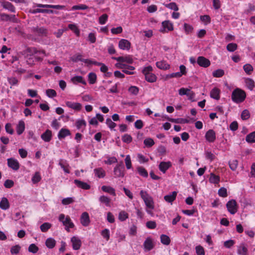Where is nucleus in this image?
Segmentation results:
<instances>
[{
    "instance_id": "35",
    "label": "nucleus",
    "mask_w": 255,
    "mask_h": 255,
    "mask_svg": "<svg viewBox=\"0 0 255 255\" xmlns=\"http://www.w3.org/2000/svg\"><path fill=\"white\" fill-rule=\"evenodd\" d=\"M137 170L140 175L144 177H148V173L144 167L142 166L138 167Z\"/></svg>"
},
{
    "instance_id": "8",
    "label": "nucleus",
    "mask_w": 255,
    "mask_h": 255,
    "mask_svg": "<svg viewBox=\"0 0 255 255\" xmlns=\"http://www.w3.org/2000/svg\"><path fill=\"white\" fill-rule=\"evenodd\" d=\"M8 166L14 170H17L19 168V164L17 160L12 158L7 159Z\"/></svg>"
},
{
    "instance_id": "20",
    "label": "nucleus",
    "mask_w": 255,
    "mask_h": 255,
    "mask_svg": "<svg viewBox=\"0 0 255 255\" xmlns=\"http://www.w3.org/2000/svg\"><path fill=\"white\" fill-rule=\"evenodd\" d=\"M177 194V192L173 191L171 194L165 195L164 197V199L166 202L168 203H172L176 199Z\"/></svg>"
},
{
    "instance_id": "31",
    "label": "nucleus",
    "mask_w": 255,
    "mask_h": 255,
    "mask_svg": "<svg viewBox=\"0 0 255 255\" xmlns=\"http://www.w3.org/2000/svg\"><path fill=\"white\" fill-rule=\"evenodd\" d=\"M161 242L165 245H168L170 243V239L168 236L165 235H161L160 236Z\"/></svg>"
},
{
    "instance_id": "39",
    "label": "nucleus",
    "mask_w": 255,
    "mask_h": 255,
    "mask_svg": "<svg viewBox=\"0 0 255 255\" xmlns=\"http://www.w3.org/2000/svg\"><path fill=\"white\" fill-rule=\"evenodd\" d=\"M243 69L245 72L248 75H250L253 71V67L250 64H245L243 67Z\"/></svg>"
},
{
    "instance_id": "22",
    "label": "nucleus",
    "mask_w": 255,
    "mask_h": 255,
    "mask_svg": "<svg viewBox=\"0 0 255 255\" xmlns=\"http://www.w3.org/2000/svg\"><path fill=\"white\" fill-rule=\"evenodd\" d=\"M25 124L23 121H20L16 126V132L18 135H20L24 130Z\"/></svg>"
},
{
    "instance_id": "13",
    "label": "nucleus",
    "mask_w": 255,
    "mask_h": 255,
    "mask_svg": "<svg viewBox=\"0 0 255 255\" xmlns=\"http://www.w3.org/2000/svg\"><path fill=\"white\" fill-rule=\"evenodd\" d=\"M171 165V163L170 161H162L159 164V169L161 172L165 173Z\"/></svg>"
},
{
    "instance_id": "55",
    "label": "nucleus",
    "mask_w": 255,
    "mask_h": 255,
    "mask_svg": "<svg viewBox=\"0 0 255 255\" xmlns=\"http://www.w3.org/2000/svg\"><path fill=\"white\" fill-rule=\"evenodd\" d=\"M41 177L39 172H36L32 178V181L33 183H36L40 181Z\"/></svg>"
},
{
    "instance_id": "59",
    "label": "nucleus",
    "mask_w": 255,
    "mask_h": 255,
    "mask_svg": "<svg viewBox=\"0 0 255 255\" xmlns=\"http://www.w3.org/2000/svg\"><path fill=\"white\" fill-rule=\"evenodd\" d=\"M128 218V214L125 211H121L119 215V219L121 221H124Z\"/></svg>"
},
{
    "instance_id": "26",
    "label": "nucleus",
    "mask_w": 255,
    "mask_h": 255,
    "mask_svg": "<svg viewBox=\"0 0 255 255\" xmlns=\"http://www.w3.org/2000/svg\"><path fill=\"white\" fill-rule=\"evenodd\" d=\"M71 81L74 84L81 83L83 85H86V82L83 79V77L80 76H75L71 79Z\"/></svg>"
},
{
    "instance_id": "12",
    "label": "nucleus",
    "mask_w": 255,
    "mask_h": 255,
    "mask_svg": "<svg viewBox=\"0 0 255 255\" xmlns=\"http://www.w3.org/2000/svg\"><path fill=\"white\" fill-rule=\"evenodd\" d=\"M81 223L84 226H88L90 223V218L89 214L87 212H84L82 213L81 216Z\"/></svg>"
},
{
    "instance_id": "3",
    "label": "nucleus",
    "mask_w": 255,
    "mask_h": 255,
    "mask_svg": "<svg viewBox=\"0 0 255 255\" xmlns=\"http://www.w3.org/2000/svg\"><path fill=\"white\" fill-rule=\"evenodd\" d=\"M59 220L60 222H62L63 225L65 226V229L68 232L69 231V228H73L74 227V224L72 222L69 216H67L65 218V215L62 214L59 216Z\"/></svg>"
},
{
    "instance_id": "48",
    "label": "nucleus",
    "mask_w": 255,
    "mask_h": 255,
    "mask_svg": "<svg viewBox=\"0 0 255 255\" xmlns=\"http://www.w3.org/2000/svg\"><path fill=\"white\" fill-rule=\"evenodd\" d=\"M128 92L133 95H136L139 92V89L136 86H130L128 88Z\"/></svg>"
},
{
    "instance_id": "44",
    "label": "nucleus",
    "mask_w": 255,
    "mask_h": 255,
    "mask_svg": "<svg viewBox=\"0 0 255 255\" xmlns=\"http://www.w3.org/2000/svg\"><path fill=\"white\" fill-rule=\"evenodd\" d=\"M99 200L101 203L105 204L107 206L110 205V199L107 196H102L100 197Z\"/></svg>"
},
{
    "instance_id": "63",
    "label": "nucleus",
    "mask_w": 255,
    "mask_h": 255,
    "mask_svg": "<svg viewBox=\"0 0 255 255\" xmlns=\"http://www.w3.org/2000/svg\"><path fill=\"white\" fill-rule=\"evenodd\" d=\"M144 143L145 145L151 147L154 144V142L152 139L148 138L144 140Z\"/></svg>"
},
{
    "instance_id": "51",
    "label": "nucleus",
    "mask_w": 255,
    "mask_h": 255,
    "mask_svg": "<svg viewBox=\"0 0 255 255\" xmlns=\"http://www.w3.org/2000/svg\"><path fill=\"white\" fill-rule=\"evenodd\" d=\"M71 59L72 61L75 62H77L79 61L83 62V60H84V59L82 58V55L80 54L74 55L71 58Z\"/></svg>"
},
{
    "instance_id": "62",
    "label": "nucleus",
    "mask_w": 255,
    "mask_h": 255,
    "mask_svg": "<svg viewBox=\"0 0 255 255\" xmlns=\"http://www.w3.org/2000/svg\"><path fill=\"white\" fill-rule=\"evenodd\" d=\"M74 202V200L71 197H68L64 198L62 200V203L63 205H66L72 203Z\"/></svg>"
},
{
    "instance_id": "1",
    "label": "nucleus",
    "mask_w": 255,
    "mask_h": 255,
    "mask_svg": "<svg viewBox=\"0 0 255 255\" xmlns=\"http://www.w3.org/2000/svg\"><path fill=\"white\" fill-rule=\"evenodd\" d=\"M246 94L244 91L237 88L234 90L232 94V100L237 103L243 102L246 99Z\"/></svg>"
},
{
    "instance_id": "10",
    "label": "nucleus",
    "mask_w": 255,
    "mask_h": 255,
    "mask_svg": "<svg viewBox=\"0 0 255 255\" xmlns=\"http://www.w3.org/2000/svg\"><path fill=\"white\" fill-rule=\"evenodd\" d=\"M71 242L72 243L73 249L75 250H79L81 246V240L77 237H73L71 239Z\"/></svg>"
},
{
    "instance_id": "52",
    "label": "nucleus",
    "mask_w": 255,
    "mask_h": 255,
    "mask_svg": "<svg viewBox=\"0 0 255 255\" xmlns=\"http://www.w3.org/2000/svg\"><path fill=\"white\" fill-rule=\"evenodd\" d=\"M46 95L49 98H53L56 96V91L53 89H48L46 91Z\"/></svg>"
},
{
    "instance_id": "36",
    "label": "nucleus",
    "mask_w": 255,
    "mask_h": 255,
    "mask_svg": "<svg viewBox=\"0 0 255 255\" xmlns=\"http://www.w3.org/2000/svg\"><path fill=\"white\" fill-rule=\"evenodd\" d=\"M88 80L89 83L93 84L96 83L97 80V76L94 73H90L88 75Z\"/></svg>"
},
{
    "instance_id": "17",
    "label": "nucleus",
    "mask_w": 255,
    "mask_h": 255,
    "mask_svg": "<svg viewBox=\"0 0 255 255\" xmlns=\"http://www.w3.org/2000/svg\"><path fill=\"white\" fill-rule=\"evenodd\" d=\"M41 138L46 142H49L51 140L52 137V131L49 129H47L41 135Z\"/></svg>"
},
{
    "instance_id": "45",
    "label": "nucleus",
    "mask_w": 255,
    "mask_h": 255,
    "mask_svg": "<svg viewBox=\"0 0 255 255\" xmlns=\"http://www.w3.org/2000/svg\"><path fill=\"white\" fill-rule=\"evenodd\" d=\"M250 117V113L248 110H244L241 114V118L243 120H247Z\"/></svg>"
},
{
    "instance_id": "4",
    "label": "nucleus",
    "mask_w": 255,
    "mask_h": 255,
    "mask_svg": "<svg viewBox=\"0 0 255 255\" xmlns=\"http://www.w3.org/2000/svg\"><path fill=\"white\" fill-rule=\"evenodd\" d=\"M228 211L232 214H234L237 212V204L236 200L232 199L230 200L226 204Z\"/></svg>"
},
{
    "instance_id": "15",
    "label": "nucleus",
    "mask_w": 255,
    "mask_h": 255,
    "mask_svg": "<svg viewBox=\"0 0 255 255\" xmlns=\"http://www.w3.org/2000/svg\"><path fill=\"white\" fill-rule=\"evenodd\" d=\"M36 6L40 8H52L57 9H63L65 7L64 5H50V4H36Z\"/></svg>"
},
{
    "instance_id": "6",
    "label": "nucleus",
    "mask_w": 255,
    "mask_h": 255,
    "mask_svg": "<svg viewBox=\"0 0 255 255\" xmlns=\"http://www.w3.org/2000/svg\"><path fill=\"white\" fill-rule=\"evenodd\" d=\"M31 30L33 32L37 33L39 36H45L48 33L47 29L43 27H34L32 28Z\"/></svg>"
},
{
    "instance_id": "60",
    "label": "nucleus",
    "mask_w": 255,
    "mask_h": 255,
    "mask_svg": "<svg viewBox=\"0 0 255 255\" xmlns=\"http://www.w3.org/2000/svg\"><path fill=\"white\" fill-rule=\"evenodd\" d=\"M14 185V182L12 180L7 179L4 183V186L5 188H10Z\"/></svg>"
},
{
    "instance_id": "38",
    "label": "nucleus",
    "mask_w": 255,
    "mask_h": 255,
    "mask_svg": "<svg viewBox=\"0 0 255 255\" xmlns=\"http://www.w3.org/2000/svg\"><path fill=\"white\" fill-rule=\"evenodd\" d=\"M225 74L224 71L222 69H218L213 72V76L214 77H222Z\"/></svg>"
},
{
    "instance_id": "21",
    "label": "nucleus",
    "mask_w": 255,
    "mask_h": 255,
    "mask_svg": "<svg viewBox=\"0 0 255 255\" xmlns=\"http://www.w3.org/2000/svg\"><path fill=\"white\" fill-rule=\"evenodd\" d=\"M9 207V203L5 197H3L0 202V208L2 210H6Z\"/></svg>"
},
{
    "instance_id": "64",
    "label": "nucleus",
    "mask_w": 255,
    "mask_h": 255,
    "mask_svg": "<svg viewBox=\"0 0 255 255\" xmlns=\"http://www.w3.org/2000/svg\"><path fill=\"white\" fill-rule=\"evenodd\" d=\"M5 128L6 131L7 133H8L10 134H12L13 133L14 130L11 128V125L10 124H9V123L6 124L5 126Z\"/></svg>"
},
{
    "instance_id": "49",
    "label": "nucleus",
    "mask_w": 255,
    "mask_h": 255,
    "mask_svg": "<svg viewBox=\"0 0 255 255\" xmlns=\"http://www.w3.org/2000/svg\"><path fill=\"white\" fill-rule=\"evenodd\" d=\"M168 120L169 121L171 122L176 123H188V120H184V119H175L169 118L168 119Z\"/></svg>"
},
{
    "instance_id": "33",
    "label": "nucleus",
    "mask_w": 255,
    "mask_h": 255,
    "mask_svg": "<svg viewBox=\"0 0 255 255\" xmlns=\"http://www.w3.org/2000/svg\"><path fill=\"white\" fill-rule=\"evenodd\" d=\"M59 165L63 169L64 171L67 173L70 172L69 170L68 169L69 165L66 163V161H63L62 160H60L59 162Z\"/></svg>"
},
{
    "instance_id": "61",
    "label": "nucleus",
    "mask_w": 255,
    "mask_h": 255,
    "mask_svg": "<svg viewBox=\"0 0 255 255\" xmlns=\"http://www.w3.org/2000/svg\"><path fill=\"white\" fill-rule=\"evenodd\" d=\"M219 195L223 197H226L227 196V189L225 188H221L218 191Z\"/></svg>"
},
{
    "instance_id": "47",
    "label": "nucleus",
    "mask_w": 255,
    "mask_h": 255,
    "mask_svg": "<svg viewBox=\"0 0 255 255\" xmlns=\"http://www.w3.org/2000/svg\"><path fill=\"white\" fill-rule=\"evenodd\" d=\"M165 6L166 7L169 8L171 9H173L175 11L178 10V7L175 2H171L168 4H165Z\"/></svg>"
},
{
    "instance_id": "18",
    "label": "nucleus",
    "mask_w": 255,
    "mask_h": 255,
    "mask_svg": "<svg viewBox=\"0 0 255 255\" xmlns=\"http://www.w3.org/2000/svg\"><path fill=\"white\" fill-rule=\"evenodd\" d=\"M74 183L79 187L83 189L88 190L90 188V186L87 183L81 181L79 180L75 179Z\"/></svg>"
},
{
    "instance_id": "46",
    "label": "nucleus",
    "mask_w": 255,
    "mask_h": 255,
    "mask_svg": "<svg viewBox=\"0 0 255 255\" xmlns=\"http://www.w3.org/2000/svg\"><path fill=\"white\" fill-rule=\"evenodd\" d=\"M38 248L34 244L30 245L28 249L29 252L33 254L36 253L38 252Z\"/></svg>"
},
{
    "instance_id": "54",
    "label": "nucleus",
    "mask_w": 255,
    "mask_h": 255,
    "mask_svg": "<svg viewBox=\"0 0 255 255\" xmlns=\"http://www.w3.org/2000/svg\"><path fill=\"white\" fill-rule=\"evenodd\" d=\"M108 18V15L107 14L102 15L99 18V23L101 24H104L107 21Z\"/></svg>"
},
{
    "instance_id": "27",
    "label": "nucleus",
    "mask_w": 255,
    "mask_h": 255,
    "mask_svg": "<svg viewBox=\"0 0 255 255\" xmlns=\"http://www.w3.org/2000/svg\"><path fill=\"white\" fill-rule=\"evenodd\" d=\"M45 245L49 249H53L56 245V241L54 239L49 238L45 242Z\"/></svg>"
},
{
    "instance_id": "41",
    "label": "nucleus",
    "mask_w": 255,
    "mask_h": 255,
    "mask_svg": "<svg viewBox=\"0 0 255 255\" xmlns=\"http://www.w3.org/2000/svg\"><path fill=\"white\" fill-rule=\"evenodd\" d=\"M211 176L209 179L210 182L213 183H218L220 181V177L218 176L215 175L212 173L210 174Z\"/></svg>"
},
{
    "instance_id": "23",
    "label": "nucleus",
    "mask_w": 255,
    "mask_h": 255,
    "mask_svg": "<svg viewBox=\"0 0 255 255\" xmlns=\"http://www.w3.org/2000/svg\"><path fill=\"white\" fill-rule=\"evenodd\" d=\"M220 90L217 88H214L210 92V96L211 98L216 100L220 99Z\"/></svg>"
},
{
    "instance_id": "58",
    "label": "nucleus",
    "mask_w": 255,
    "mask_h": 255,
    "mask_svg": "<svg viewBox=\"0 0 255 255\" xmlns=\"http://www.w3.org/2000/svg\"><path fill=\"white\" fill-rule=\"evenodd\" d=\"M196 252L197 255H205L204 248L201 246H198L196 247Z\"/></svg>"
},
{
    "instance_id": "29",
    "label": "nucleus",
    "mask_w": 255,
    "mask_h": 255,
    "mask_svg": "<svg viewBox=\"0 0 255 255\" xmlns=\"http://www.w3.org/2000/svg\"><path fill=\"white\" fill-rule=\"evenodd\" d=\"M248 249L245 246V244H242L239 247L238 253L241 255H247Z\"/></svg>"
},
{
    "instance_id": "11",
    "label": "nucleus",
    "mask_w": 255,
    "mask_h": 255,
    "mask_svg": "<svg viewBox=\"0 0 255 255\" xmlns=\"http://www.w3.org/2000/svg\"><path fill=\"white\" fill-rule=\"evenodd\" d=\"M205 138L210 142H213L216 139V133L213 129H209L205 134Z\"/></svg>"
},
{
    "instance_id": "43",
    "label": "nucleus",
    "mask_w": 255,
    "mask_h": 255,
    "mask_svg": "<svg viewBox=\"0 0 255 255\" xmlns=\"http://www.w3.org/2000/svg\"><path fill=\"white\" fill-rule=\"evenodd\" d=\"M237 47L238 45L237 44L231 43L227 45V49L230 52H234L237 49Z\"/></svg>"
},
{
    "instance_id": "37",
    "label": "nucleus",
    "mask_w": 255,
    "mask_h": 255,
    "mask_svg": "<svg viewBox=\"0 0 255 255\" xmlns=\"http://www.w3.org/2000/svg\"><path fill=\"white\" fill-rule=\"evenodd\" d=\"M102 190L106 192H108L111 194L115 195V191L114 188L110 186H103L102 187Z\"/></svg>"
},
{
    "instance_id": "16",
    "label": "nucleus",
    "mask_w": 255,
    "mask_h": 255,
    "mask_svg": "<svg viewBox=\"0 0 255 255\" xmlns=\"http://www.w3.org/2000/svg\"><path fill=\"white\" fill-rule=\"evenodd\" d=\"M143 246L145 250L150 251L154 247V245L152 239L150 238H147L144 241Z\"/></svg>"
},
{
    "instance_id": "14",
    "label": "nucleus",
    "mask_w": 255,
    "mask_h": 255,
    "mask_svg": "<svg viewBox=\"0 0 255 255\" xmlns=\"http://www.w3.org/2000/svg\"><path fill=\"white\" fill-rule=\"evenodd\" d=\"M66 105L68 107L76 111H80L82 108L81 104L79 103H73L67 101L66 102Z\"/></svg>"
},
{
    "instance_id": "34",
    "label": "nucleus",
    "mask_w": 255,
    "mask_h": 255,
    "mask_svg": "<svg viewBox=\"0 0 255 255\" xmlns=\"http://www.w3.org/2000/svg\"><path fill=\"white\" fill-rule=\"evenodd\" d=\"M247 86L251 90H252L255 87V82L253 80L250 78H247L245 80Z\"/></svg>"
},
{
    "instance_id": "42",
    "label": "nucleus",
    "mask_w": 255,
    "mask_h": 255,
    "mask_svg": "<svg viewBox=\"0 0 255 255\" xmlns=\"http://www.w3.org/2000/svg\"><path fill=\"white\" fill-rule=\"evenodd\" d=\"M119 47L121 49H125L128 47V40L122 39L119 43Z\"/></svg>"
},
{
    "instance_id": "40",
    "label": "nucleus",
    "mask_w": 255,
    "mask_h": 255,
    "mask_svg": "<svg viewBox=\"0 0 255 255\" xmlns=\"http://www.w3.org/2000/svg\"><path fill=\"white\" fill-rule=\"evenodd\" d=\"M51 227V224L49 223H44L40 227V230L42 232H47Z\"/></svg>"
},
{
    "instance_id": "50",
    "label": "nucleus",
    "mask_w": 255,
    "mask_h": 255,
    "mask_svg": "<svg viewBox=\"0 0 255 255\" xmlns=\"http://www.w3.org/2000/svg\"><path fill=\"white\" fill-rule=\"evenodd\" d=\"M238 161L237 160H233L229 161V166L232 170H235L238 166Z\"/></svg>"
},
{
    "instance_id": "30",
    "label": "nucleus",
    "mask_w": 255,
    "mask_h": 255,
    "mask_svg": "<svg viewBox=\"0 0 255 255\" xmlns=\"http://www.w3.org/2000/svg\"><path fill=\"white\" fill-rule=\"evenodd\" d=\"M145 80L149 82H154L156 80V76L153 73H148L147 75H145Z\"/></svg>"
},
{
    "instance_id": "25",
    "label": "nucleus",
    "mask_w": 255,
    "mask_h": 255,
    "mask_svg": "<svg viewBox=\"0 0 255 255\" xmlns=\"http://www.w3.org/2000/svg\"><path fill=\"white\" fill-rule=\"evenodd\" d=\"M156 64L158 68L162 70H167L170 67V65L164 61L157 62Z\"/></svg>"
},
{
    "instance_id": "28",
    "label": "nucleus",
    "mask_w": 255,
    "mask_h": 255,
    "mask_svg": "<svg viewBox=\"0 0 255 255\" xmlns=\"http://www.w3.org/2000/svg\"><path fill=\"white\" fill-rule=\"evenodd\" d=\"M95 175L99 178H103L105 176V172L102 168L94 169Z\"/></svg>"
},
{
    "instance_id": "53",
    "label": "nucleus",
    "mask_w": 255,
    "mask_h": 255,
    "mask_svg": "<svg viewBox=\"0 0 255 255\" xmlns=\"http://www.w3.org/2000/svg\"><path fill=\"white\" fill-rule=\"evenodd\" d=\"M89 7L88 6L85 4H80L74 5L72 7V10H77V9H82L85 10L88 9Z\"/></svg>"
},
{
    "instance_id": "56",
    "label": "nucleus",
    "mask_w": 255,
    "mask_h": 255,
    "mask_svg": "<svg viewBox=\"0 0 255 255\" xmlns=\"http://www.w3.org/2000/svg\"><path fill=\"white\" fill-rule=\"evenodd\" d=\"M146 226L148 229H154L156 227V224L155 221H150L146 222Z\"/></svg>"
},
{
    "instance_id": "57",
    "label": "nucleus",
    "mask_w": 255,
    "mask_h": 255,
    "mask_svg": "<svg viewBox=\"0 0 255 255\" xmlns=\"http://www.w3.org/2000/svg\"><path fill=\"white\" fill-rule=\"evenodd\" d=\"M112 59L116 60L118 61H119V63H123L124 62H127L128 63V57H113Z\"/></svg>"
},
{
    "instance_id": "19",
    "label": "nucleus",
    "mask_w": 255,
    "mask_h": 255,
    "mask_svg": "<svg viewBox=\"0 0 255 255\" xmlns=\"http://www.w3.org/2000/svg\"><path fill=\"white\" fill-rule=\"evenodd\" d=\"M1 5L4 8L8 10L10 12H15L14 6L10 2L8 1H3L1 3Z\"/></svg>"
},
{
    "instance_id": "9",
    "label": "nucleus",
    "mask_w": 255,
    "mask_h": 255,
    "mask_svg": "<svg viewBox=\"0 0 255 255\" xmlns=\"http://www.w3.org/2000/svg\"><path fill=\"white\" fill-rule=\"evenodd\" d=\"M124 165L123 162H121L114 169L115 174L117 177H123L124 176Z\"/></svg>"
},
{
    "instance_id": "32",
    "label": "nucleus",
    "mask_w": 255,
    "mask_h": 255,
    "mask_svg": "<svg viewBox=\"0 0 255 255\" xmlns=\"http://www.w3.org/2000/svg\"><path fill=\"white\" fill-rule=\"evenodd\" d=\"M246 139L249 143L255 142V131L247 135Z\"/></svg>"
},
{
    "instance_id": "2",
    "label": "nucleus",
    "mask_w": 255,
    "mask_h": 255,
    "mask_svg": "<svg viewBox=\"0 0 255 255\" xmlns=\"http://www.w3.org/2000/svg\"><path fill=\"white\" fill-rule=\"evenodd\" d=\"M140 195L143 200L147 208L149 209L154 208V202L152 197L149 196L146 191L143 190L140 191Z\"/></svg>"
},
{
    "instance_id": "7",
    "label": "nucleus",
    "mask_w": 255,
    "mask_h": 255,
    "mask_svg": "<svg viewBox=\"0 0 255 255\" xmlns=\"http://www.w3.org/2000/svg\"><path fill=\"white\" fill-rule=\"evenodd\" d=\"M197 62L199 66L204 68L209 67L211 64L210 60L203 56L198 57Z\"/></svg>"
},
{
    "instance_id": "5",
    "label": "nucleus",
    "mask_w": 255,
    "mask_h": 255,
    "mask_svg": "<svg viewBox=\"0 0 255 255\" xmlns=\"http://www.w3.org/2000/svg\"><path fill=\"white\" fill-rule=\"evenodd\" d=\"M162 28L160 29V31L164 33L168 31L173 30V24L169 20H165L162 22Z\"/></svg>"
},
{
    "instance_id": "24",
    "label": "nucleus",
    "mask_w": 255,
    "mask_h": 255,
    "mask_svg": "<svg viewBox=\"0 0 255 255\" xmlns=\"http://www.w3.org/2000/svg\"><path fill=\"white\" fill-rule=\"evenodd\" d=\"M70 131L69 129L66 128H62L59 131L58 136L59 139L64 138L66 136L70 135Z\"/></svg>"
}]
</instances>
